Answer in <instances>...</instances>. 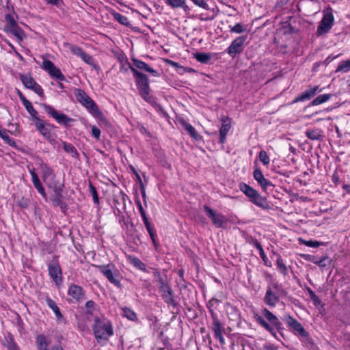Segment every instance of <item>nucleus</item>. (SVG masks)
Instances as JSON below:
<instances>
[{
	"mask_svg": "<svg viewBox=\"0 0 350 350\" xmlns=\"http://www.w3.org/2000/svg\"><path fill=\"white\" fill-rule=\"evenodd\" d=\"M49 273L57 285L62 282V270L57 262H52L49 265Z\"/></svg>",
	"mask_w": 350,
	"mask_h": 350,
	"instance_id": "nucleus-15",
	"label": "nucleus"
},
{
	"mask_svg": "<svg viewBox=\"0 0 350 350\" xmlns=\"http://www.w3.org/2000/svg\"><path fill=\"white\" fill-rule=\"evenodd\" d=\"M112 16L120 24L124 25H129V21L126 16H123L121 14L115 12H112Z\"/></svg>",
	"mask_w": 350,
	"mask_h": 350,
	"instance_id": "nucleus-39",
	"label": "nucleus"
},
{
	"mask_svg": "<svg viewBox=\"0 0 350 350\" xmlns=\"http://www.w3.org/2000/svg\"><path fill=\"white\" fill-rule=\"evenodd\" d=\"M211 317L212 319L211 329L214 333V336L219 340L220 345L224 346L226 343L223 336L225 333L224 324L219 319L216 312H211Z\"/></svg>",
	"mask_w": 350,
	"mask_h": 350,
	"instance_id": "nucleus-6",
	"label": "nucleus"
},
{
	"mask_svg": "<svg viewBox=\"0 0 350 350\" xmlns=\"http://www.w3.org/2000/svg\"><path fill=\"white\" fill-rule=\"evenodd\" d=\"M71 52L79 57H81L82 53L84 52L83 49L77 46H71L70 48Z\"/></svg>",
	"mask_w": 350,
	"mask_h": 350,
	"instance_id": "nucleus-52",
	"label": "nucleus"
},
{
	"mask_svg": "<svg viewBox=\"0 0 350 350\" xmlns=\"http://www.w3.org/2000/svg\"><path fill=\"white\" fill-rule=\"evenodd\" d=\"M42 178L44 182L49 187L57 185L59 183L55 180V176L53 170L45 164L41 165Z\"/></svg>",
	"mask_w": 350,
	"mask_h": 350,
	"instance_id": "nucleus-12",
	"label": "nucleus"
},
{
	"mask_svg": "<svg viewBox=\"0 0 350 350\" xmlns=\"http://www.w3.org/2000/svg\"><path fill=\"white\" fill-rule=\"evenodd\" d=\"M180 122L181 123L182 126L185 128V129L189 132V133L193 138L197 140L200 139V136L198 134L196 129L191 124H188L184 120H181Z\"/></svg>",
	"mask_w": 350,
	"mask_h": 350,
	"instance_id": "nucleus-27",
	"label": "nucleus"
},
{
	"mask_svg": "<svg viewBox=\"0 0 350 350\" xmlns=\"http://www.w3.org/2000/svg\"><path fill=\"white\" fill-rule=\"evenodd\" d=\"M77 100L85 107L94 116L103 122L107 123V120L99 110L94 101L89 97L84 91L79 90L76 95Z\"/></svg>",
	"mask_w": 350,
	"mask_h": 350,
	"instance_id": "nucleus-2",
	"label": "nucleus"
},
{
	"mask_svg": "<svg viewBox=\"0 0 350 350\" xmlns=\"http://www.w3.org/2000/svg\"><path fill=\"white\" fill-rule=\"evenodd\" d=\"M251 201L258 206L264 209H267L269 207L266 199L262 197L258 193L251 200Z\"/></svg>",
	"mask_w": 350,
	"mask_h": 350,
	"instance_id": "nucleus-25",
	"label": "nucleus"
},
{
	"mask_svg": "<svg viewBox=\"0 0 350 350\" xmlns=\"http://www.w3.org/2000/svg\"><path fill=\"white\" fill-rule=\"evenodd\" d=\"M330 98H331V94H329L320 95V96H317V98H315L312 101V105H320L321 103H323L327 101Z\"/></svg>",
	"mask_w": 350,
	"mask_h": 350,
	"instance_id": "nucleus-35",
	"label": "nucleus"
},
{
	"mask_svg": "<svg viewBox=\"0 0 350 350\" xmlns=\"http://www.w3.org/2000/svg\"><path fill=\"white\" fill-rule=\"evenodd\" d=\"M308 293H309L311 299L314 301V304L315 305L319 304L321 301L319 299V297L316 295V294L311 289L308 290Z\"/></svg>",
	"mask_w": 350,
	"mask_h": 350,
	"instance_id": "nucleus-56",
	"label": "nucleus"
},
{
	"mask_svg": "<svg viewBox=\"0 0 350 350\" xmlns=\"http://www.w3.org/2000/svg\"><path fill=\"white\" fill-rule=\"evenodd\" d=\"M283 320L295 334H298L304 338L308 344L311 345H313L312 339L309 337L308 332L304 328L299 321L291 315L284 316Z\"/></svg>",
	"mask_w": 350,
	"mask_h": 350,
	"instance_id": "nucleus-3",
	"label": "nucleus"
},
{
	"mask_svg": "<svg viewBox=\"0 0 350 350\" xmlns=\"http://www.w3.org/2000/svg\"><path fill=\"white\" fill-rule=\"evenodd\" d=\"M92 135L97 139L100 137V130L95 126H92Z\"/></svg>",
	"mask_w": 350,
	"mask_h": 350,
	"instance_id": "nucleus-57",
	"label": "nucleus"
},
{
	"mask_svg": "<svg viewBox=\"0 0 350 350\" xmlns=\"http://www.w3.org/2000/svg\"><path fill=\"white\" fill-rule=\"evenodd\" d=\"M204 210L207 213L208 217L211 219L213 224L217 228H224L226 223V217L221 214L216 213L209 206H204Z\"/></svg>",
	"mask_w": 350,
	"mask_h": 350,
	"instance_id": "nucleus-10",
	"label": "nucleus"
},
{
	"mask_svg": "<svg viewBox=\"0 0 350 350\" xmlns=\"http://www.w3.org/2000/svg\"><path fill=\"white\" fill-rule=\"evenodd\" d=\"M193 3L205 10L208 9V5L204 0H191Z\"/></svg>",
	"mask_w": 350,
	"mask_h": 350,
	"instance_id": "nucleus-54",
	"label": "nucleus"
},
{
	"mask_svg": "<svg viewBox=\"0 0 350 350\" xmlns=\"http://www.w3.org/2000/svg\"><path fill=\"white\" fill-rule=\"evenodd\" d=\"M98 268L110 282L118 288L121 287L120 282L118 278V274L112 272V271L109 269V265H100L98 266Z\"/></svg>",
	"mask_w": 350,
	"mask_h": 350,
	"instance_id": "nucleus-14",
	"label": "nucleus"
},
{
	"mask_svg": "<svg viewBox=\"0 0 350 350\" xmlns=\"http://www.w3.org/2000/svg\"><path fill=\"white\" fill-rule=\"evenodd\" d=\"M130 69L135 78L137 87L140 95L144 99L147 100V97L149 95L150 90L148 77L145 75L139 72L132 66H130Z\"/></svg>",
	"mask_w": 350,
	"mask_h": 350,
	"instance_id": "nucleus-5",
	"label": "nucleus"
},
{
	"mask_svg": "<svg viewBox=\"0 0 350 350\" xmlns=\"http://www.w3.org/2000/svg\"><path fill=\"white\" fill-rule=\"evenodd\" d=\"M306 135L311 140H319L322 137L321 131L319 129L307 130Z\"/></svg>",
	"mask_w": 350,
	"mask_h": 350,
	"instance_id": "nucleus-28",
	"label": "nucleus"
},
{
	"mask_svg": "<svg viewBox=\"0 0 350 350\" xmlns=\"http://www.w3.org/2000/svg\"><path fill=\"white\" fill-rule=\"evenodd\" d=\"M251 244H252L254 246L256 247V248L259 250L260 252V254L261 255V256L262 257L264 256V251H263V248L262 247V245H260V243L257 241V239H254L252 237H251V241H250Z\"/></svg>",
	"mask_w": 350,
	"mask_h": 350,
	"instance_id": "nucleus-47",
	"label": "nucleus"
},
{
	"mask_svg": "<svg viewBox=\"0 0 350 350\" xmlns=\"http://www.w3.org/2000/svg\"><path fill=\"white\" fill-rule=\"evenodd\" d=\"M89 188H90V191L93 197L94 203L98 204V193H97L96 187H94L92 183H90Z\"/></svg>",
	"mask_w": 350,
	"mask_h": 350,
	"instance_id": "nucleus-49",
	"label": "nucleus"
},
{
	"mask_svg": "<svg viewBox=\"0 0 350 350\" xmlns=\"http://www.w3.org/2000/svg\"><path fill=\"white\" fill-rule=\"evenodd\" d=\"M93 330L97 339L107 340L113 333L111 325L109 322H105L98 317L94 319Z\"/></svg>",
	"mask_w": 350,
	"mask_h": 350,
	"instance_id": "nucleus-4",
	"label": "nucleus"
},
{
	"mask_svg": "<svg viewBox=\"0 0 350 350\" xmlns=\"http://www.w3.org/2000/svg\"><path fill=\"white\" fill-rule=\"evenodd\" d=\"M310 260L321 267H325L329 263V260L327 257H324L318 260L315 256H312L310 258Z\"/></svg>",
	"mask_w": 350,
	"mask_h": 350,
	"instance_id": "nucleus-37",
	"label": "nucleus"
},
{
	"mask_svg": "<svg viewBox=\"0 0 350 350\" xmlns=\"http://www.w3.org/2000/svg\"><path fill=\"white\" fill-rule=\"evenodd\" d=\"M333 23V16L332 15H325L323 16V19L321 21L320 25L317 29V34L322 35L328 32V31L332 27Z\"/></svg>",
	"mask_w": 350,
	"mask_h": 350,
	"instance_id": "nucleus-16",
	"label": "nucleus"
},
{
	"mask_svg": "<svg viewBox=\"0 0 350 350\" xmlns=\"http://www.w3.org/2000/svg\"><path fill=\"white\" fill-rule=\"evenodd\" d=\"M279 301V297L272 291L271 288L269 287L264 297L265 303L270 307H274Z\"/></svg>",
	"mask_w": 350,
	"mask_h": 350,
	"instance_id": "nucleus-21",
	"label": "nucleus"
},
{
	"mask_svg": "<svg viewBox=\"0 0 350 350\" xmlns=\"http://www.w3.org/2000/svg\"><path fill=\"white\" fill-rule=\"evenodd\" d=\"M85 63L88 64H93V58L89 54L86 53L85 51L82 53L80 57Z\"/></svg>",
	"mask_w": 350,
	"mask_h": 350,
	"instance_id": "nucleus-51",
	"label": "nucleus"
},
{
	"mask_svg": "<svg viewBox=\"0 0 350 350\" xmlns=\"http://www.w3.org/2000/svg\"><path fill=\"white\" fill-rule=\"evenodd\" d=\"M350 70V60L341 62L337 67L336 72H347Z\"/></svg>",
	"mask_w": 350,
	"mask_h": 350,
	"instance_id": "nucleus-40",
	"label": "nucleus"
},
{
	"mask_svg": "<svg viewBox=\"0 0 350 350\" xmlns=\"http://www.w3.org/2000/svg\"><path fill=\"white\" fill-rule=\"evenodd\" d=\"M29 173L31 176L33 184L40 181L37 174L35 172V170L33 169L29 170Z\"/></svg>",
	"mask_w": 350,
	"mask_h": 350,
	"instance_id": "nucleus-58",
	"label": "nucleus"
},
{
	"mask_svg": "<svg viewBox=\"0 0 350 350\" xmlns=\"http://www.w3.org/2000/svg\"><path fill=\"white\" fill-rule=\"evenodd\" d=\"M222 124L219 130V142L224 144L226 141V137L231 128V121L228 118H223Z\"/></svg>",
	"mask_w": 350,
	"mask_h": 350,
	"instance_id": "nucleus-18",
	"label": "nucleus"
},
{
	"mask_svg": "<svg viewBox=\"0 0 350 350\" xmlns=\"http://www.w3.org/2000/svg\"><path fill=\"white\" fill-rule=\"evenodd\" d=\"M254 178L265 191H267L268 190L272 191L273 189L274 185L264 177L260 169H256L254 170Z\"/></svg>",
	"mask_w": 350,
	"mask_h": 350,
	"instance_id": "nucleus-13",
	"label": "nucleus"
},
{
	"mask_svg": "<svg viewBox=\"0 0 350 350\" xmlns=\"http://www.w3.org/2000/svg\"><path fill=\"white\" fill-rule=\"evenodd\" d=\"M159 291L161 293V296L164 299L165 302L167 304L175 305V300L174 299L173 292L168 283L159 287Z\"/></svg>",
	"mask_w": 350,
	"mask_h": 350,
	"instance_id": "nucleus-17",
	"label": "nucleus"
},
{
	"mask_svg": "<svg viewBox=\"0 0 350 350\" xmlns=\"http://www.w3.org/2000/svg\"><path fill=\"white\" fill-rule=\"evenodd\" d=\"M5 19L7 23V25L5 26V30L17 24L14 16L10 14H5Z\"/></svg>",
	"mask_w": 350,
	"mask_h": 350,
	"instance_id": "nucleus-42",
	"label": "nucleus"
},
{
	"mask_svg": "<svg viewBox=\"0 0 350 350\" xmlns=\"http://www.w3.org/2000/svg\"><path fill=\"white\" fill-rule=\"evenodd\" d=\"M45 111L52 116L59 124L67 126L70 122H72L73 120L66 115L59 113L56 109L53 108L51 106L46 104H42Z\"/></svg>",
	"mask_w": 350,
	"mask_h": 350,
	"instance_id": "nucleus-7",
	"label": "nucleus"
},
{
	"mask_svg": "<svg viewBox=\"0 0 350 350\" xmlns=\"http://www.w3.org/2000/svg\"><path fill=\"white\" fill-rule=\"evenodd\" d=\"M18 205L22 208H27L29 205V202L27 199L22 198L21 200L18 202Z\"/></svg>",
	"mask_w": 350,
	"mask_h": 350,
	"instance_id": "nucleus-60",
	"label": "nucleus"
},
{
	"mask_svg": "<svg viewBox=\"0 0 350 350\" xmlns=\"http://www.w3.org/2000/svg\"><path fill=\"white\" fill-rule=\"evenodd\" d=\"M245 31V28L241 23H237L230 28V31L236 33H241Z\"/></svg>",
	"mask_w": 350,
	"mask_h": 350,
	"instance_id": "nucleus-45",
	"label": "nucleus"
},
{
	"mask_svg": "<svg viewBox=\"0 0 350 350\" xmlns=\"http://www.w3.org/2000/svg\"><path fill=\"white\" fill-rule=\"evenodd\" d=\"M47 3L59 6L61 3V0H46Z\"/></svg>",
	"mask_w": 350,
	"mask_h": 350,
	"instance_id": "nucleus-62",
	"label": "nucleus"
},
{
	"mask_svg": "<svg viewBox=\"0 0 350 350\" xmlns=\"http://www.w3.org/2000/svg\"><path fill=\"white\" fill-rule=\"evenodd\" d=\"M194 57L203 64H207L211 59V55L206 53H197L194 55Z\"/></svg>",
	"mask_w": 350,
	"mask_h": 350,
	"instance_id": "nucleus-32",
	"label": "nucleus"
},
{
	"mask_svg": "<svg viewBox=\"0 0 350 350\" xmlns=\"http://www.w3.org/2000/svg\"><path fill=\"white\" fill-rule=\"evenodd\" d=\"M166 3L172 8H183L185 11H187L189 8L185 5V0H167Z\"/></svg>",
	"mask_w": 350,
	"mask_h": 350,
	"instance_id": "nucleus-29",
	"label": "nucleus"
},
{
	"mask_svg": "<svg viewBox=\"0 0 350 350\" xmlns=\"http://www.w3.org/2000/svg\"><path fill=\"white\" fill-rule=\"evenodd\" d=\"M63 148L66 152L70 154L73 157H77L78 156L77 149L71 144L64 142Z\"/></svg>",
	"mask_w": 350,
	"mask_h": 350,
	"instance_id": "nucleus-36",
	"label": "nucleus"
},
{
	"mask_svg": "<svg viewBox=\"0 0 350 350\" xmlns=\"http://www.w3.org/2000/svg\"><path fill=\"white\" fill-rule=\"evenodd\" d=\"M276 263L277 267L280 273H282L284 275H286L287 274L288 269L285 264L283 262L281 257H278L277 258Z\"/></svg>",
	"mask_w": 350,
	"mask_h": 350,
	"instance_id": "nucleus-41",
	"label": "nucleus"
},
{
	"mask_svg": "<svg viewBox=\"0 0 350 350\" xmlns=\"http://www.w3.org/2000/svg\"><path fill=\"white\" fill-rule=\"evenodd\" d=\"M46 304L49 308H51L54 312L57 321H61L64 318L63 315L61 313V311L59 307L57 306L56 303L51 298L47 297L46 299Z\"/></svg>",
	"mask_w": 350,
	"mask_h": 350,
	"instance_id": "nucleus-24",
	"label": "nucleus"
},
{
	"mask_svg": "<svg viewBox=\"0 0 350 350\" xmlns=\"http://www.w3.org/2000/svg\"><path fill=\"white\" fill-rule=\"evenodd\" d=\"M262 314L270 322L271 325L269 324L261 316L258 314H255L254 319L265 329L272 333L273 332V327L277 329L282 328L281 322L279 321L278 317L269 310L264 308L262 310Z\"/></svg>",
	"mask_w": 350,
	"mask_h": 350,
	"instance_id": "nucleus-1",
	"label": "nucleus"
},
{
	"mask_svg": "<svg viewBox=\"0 0 350 350\" xmlns=\"http://www.w3.org/2000/svg\"><path fill=\"white\" fill-rule=\"evenodd\" d=\"M301 241L306 246L310 247H317L320 246L321 245H323V243L319 242L318 241Z\"/></svg>",
	"mask_w": 350,
	"mask_h": 350,
	"instance_id": "nucleus-48",
	"label": "nucleus"
},
{
	"mask_svg": "<svg viewBox=\"0 0 350 350\" xmlns=\"http://www.w3.org/2000/svg\"><path fill=\"white\" fill-rule=\"evenodd\" d=\"M144 224L148 233L154 230L153 226L149 221L144 223Z\"/></svg>",
	"mask_w": 350,
	"mask_h": 350,
	"instance_id": "nucleus-61",
	"label": "nucleus"
},
{
	"mask_svg": "<svg viewBox=\"0 0 350 350\" xmlns=\"http://www.w3.org/2000/svg\"><path fill=\"white\" fill-rule=\"evenodd\" d=\"M95 304L93 301H88L86 302L85 306L88 309H92Z\"/></svg>",
	"mask_w": 350,
	"mask_h": 350,
	"instance_id": "nucleus-63",
	"label": "nucleus"
},
{
	"mask_svg": "<svg viewBox=\"0 0 350 350\" xmlns=\"http://www.w3.org/2000/svg\"><path fill=\"white\" fill-rule=\"evenodd\" d=\"M41 67L46 70L51 77L55 78L61 81L66 79L65 76L62 73L61 70L57 68L51 60L44 59Z\"/></svg>",
	"mask_w": 350,
	"mask_h": 350,
	"instance_id": "nucleus-8",
	"label": "nucleus"
},
{
	"mask_svg": "<svg viewBox=\"0 0 350 350\" xmlns=\"http://www.w3.org/2000/svg\"><path fill=\"white\" fill-rule=\"evenodd\" d=\"M124 315L130 320H135L136 319V314L129 308L123 309Z\"/></svg>",
	"mask_w": 350,
	"mask_h": 350,
	"instance_id": "nucleus-46",
	"label": "nucleus"
},
{
	"mask_svg": "<svg viewBox=\"0 0 350 350\" xmlns=\"http://www.w3.org/2000/svg\"><path fill=\"white\" fill-rule=\"evenodd\" d=\"M68 295L79 301L83 298L84 293L81 286L76 284H71L69 286Z\"/></svg>",
	"mask_w": 350,
	"mask_h": 350,
	"instance_id": "nucleus-22",
	"label": "nucleus"
},
{
	"mask_svg": "<svg viewBox=\"0 0 350 350\" xmlns=\"http://www.w3.org/2000/svg\"><path fill=\"white\" fill-rule=\"evenodd\" d=\"M35 188L37 189V191L42 195V197H44V198H46V192L44 191V189L40 181L38 182V183H36L33 184Z\"/></svg>",
	"mask_w": 350,
	"mask_h": 350,
	"instance_id": "nucleus-50",
	"label": "nucleus"
},
{
	"mask_svg": "<svg viewBox=\"0 0 350 350\" xmlns=\"http://www.w3.org/2000/svg\"><path fill=\"white\" fill-rule=\"evenodd\" d=\"M62 187L63 185L59 183L57 185H54V186L50 187L53 189L54 191V195L53 196L52 200L55 206H61L62 204Z\"/></svg>",
	"mask_w": 350,
	"mask_h": 350,
	"instance_id": "nucleus-20",
	"label": "nucleus"
},
{
	"mask_svg": "<svg viewBox=\"0 0 350 350\" xmlns=\"http://www.w3.org/2000/svg\"><path fill=\"white\" fill-rule=\"evenodd\" d=\"M36 343L38 346L48 345L44 335L40 334L36 338Z\"/></svg>",
	"mask_w": 350,
	"mask_h": 350,
	"instance_id": "nucleus-55",
	"label": "nucleus"
},
{
	"mask_svg": "<svg viewBox=\"0 0 350 350\" xmlns=\"http://www.w3.org/2000/svg\"><path fill=\"white\" fill-rule=\"evenodd\" d=\"M241 190L249 198H251V200L255 197V196L258 193V192L250 187L249 185L246 184H243L241 186Z\"/></svg>",
	"mask_w": 350,
	"mask_h": 350,
	"instance_id": "nucleus-31",
	"label": "nucleus"
},
{
	"mask_svg": "<svg viewBox=\"0 0 350 350\" xmlns=\"http://www.w3.org/2000/svg\"><path fill=\"white\" fill-rule=\"evenodd\" d=\"M0 137L3 139V140L6 144L10 145V146H12V147L16 146V142L8 135L6 131H5V130L1 131L0 130Z\"/></svg>",
	"mask_w": 350,
	"mask_h": 350,
	"instance_id": "nucleus-33",
	"label": "nucleus"
},
{
	"mask_svg": "<svg viewBox=\"0 0 350 350\" xmlns=\"http://www.w3.org/2000/svg\"><path fill=\"white\" fill-rule=\"evenodd\" d=\"M154 246L157 247V241H156V237H157V234H156V232L155 230L148 233Z\"/></svg>",
	"mask_w": 350,
	"mask_h": 350,
	"instance_id": "nucleus-59",
	"label": "nucleus"
},
{
	"mask_svg": "<svg viewBox=\"0 0 350 350\" xmlns=\"http://www.w3.org/2000/svg\"><path fill=\"white\" fill-rule=\"evenodd\" d=\"M139 213H140L141 216H142V219H143V221H144V223H146V222H147V221H148V218H147V216H146V214L145 211H141V212H139Z\"/></svg>",
	"mask_w": 350,
	"mask_h": 350,
	"instance_id": "nucleus-64",
	"label": "nucleus"
},
{
	"mask_svg": "<svg viewBox=\"0 0 350 350\" xmlns=\"http://www.w3.org/2000/svg\"><path fill=\"white\" fill-rule=\"evenodd\" d=\"M247 36H239L232 42L226 50L230 57H234L237 54L241 53L243 51V44Z\"/></svg>",
	"mask_w": 350,
	"mask_h": 350,
	"instance_id": "nucleus-9",
	"label": "nucleus"
},
{
	"mask_svg": "<svg viewBox=\"0 0 350 350\" xmlns=\"http://www.w3.org/2000/svg\"><path fill=\"white\" fill-rule=\"evenodd\" d=\"M20 79L24 85L29 89H30L33 85H35L36 83L30 75H21L20 76Z\"/></svg>",
	"mask_w": 350,
	"mask_h": 350,
	"instance_id": "nucleus-30",
	"label": "nucleus"
},
{
	"mask_svg": "<svg viewBox=\"0 0 350 350\" xmlns=\"http://www.w3.org/2000/svg\"><path fill=\"white\" fill-rule=\"evenodd\" d=\"M259 159L264 165L269 164L270 161L269 157H268L267 152L264 150L260 152Z\"/></svg>",
	"mask_w": 350,
	"mask_h": 350,
	"instance_id": "nucleus-44",
	"label": "nucleus"
},
{
	"mask_svg": "<svg viewBox=\"0 0 350 350\" xmlns=\"http://www.w3.org/2000/svg\"><path fill=\"white\" fill-rule=\"evenodd\" d=\"M220 302L221 301L216 298H212L211 300H209V301L207 304V306L211 314V312H215L214 311V309L216 308L217 305L219 304Z\"/></svg>",
	"mask_w": 350,
	"mask_h": 350,
	"instance_id": "nucleus-43",
	"label": "nucleus"
},
{
	"mask_svg": "<svg viewBox=\"0 0 350 350\" xmlns=\"http://www.w3.org/2000/svg\"><path fill=\"white\" fill-rule=\"evenodd\" d=\"M5 31L11 33L19 40H23L25 36L23 30L18 25V24L8 28Z\"/></svg>",
	"mask_w": 350,
	"mask_h": 350,
	"instance_id": "nucleus-26",
	"label": "nucleus"
},
{
	"mask_svg": "<svg viewBox=\"0 0 350 350\" xmlns=\"http://www.w3.org/2000/svg\"><path fill=\"white\" fill-rule=\"evenodd\" d=\"M33 92H35L36 94H38L40 96H44V92L42 88L40 85H38L37 83H36L35 85H33L31 88Z\"/></svg>",
	"mask_w": 350,
	"mask_h": 350,
	"instance_id": "nucleus-53",
	"label": "nucleus"
},
{
	"mask_svg": "<svg viewBox=\"0 0 350 350\" xmlns=\"http://www.w3.org/2000/svg\"><path fill=\"white\" fill-rule=\"evenodd\" d=\"M25 107L26 108L27 111L29 112V113L31 116L32 117V119L33 120H36V118H38L37 116V111L33 107L31 102H29V100L25 102V103H23Z\"/></svg>",
	"mask_w": 350,
	"mask_h": 350,
	"instance_id": "nucleus-38",
	"label": "nucleus"
},
{
	"mask_svg": "<svg viewBox=\"0 0 350 350\" xmlns=\"http://www.w3.org/2000/svg\"><path fill=\"white\" fill-rule=\"evenodd\" d=\"M130 262L132 265H133L135 267L142 270L143 271H146V265L144 262H142L137 257H129Z\"/></svg>",
	"mask_w": 350,
	"mask_h": 350,
	"instance_id": "nucleus-34",
	"label": "nucleus"
},
{
	"mask_svg": "<svg viewBox=\"0 0 350 350\" xmlns=\"http://www.w3.org/2000/svg\"><path fill=\"white\" fill-rule=\"evenodd\" d=\"M132 61L133 64V67H134L136 70L139 69L141 70L148 72L154 77L159 76L158 72L150 68L146 63L137 59H133Z\"/></svg>",
	"mask_w": 350,
	"mask_h": 350,
	"instance_id": "nucleus-19",
	"label": "nucleus"
},
{
	"mask_svg": "<svg viewBox=\"0 0 350 350\" xmlns=\"http://www.w3.org/2000/svg\"><path fill=\"white\" fill-rule=\"evenodd\" d=\"M318 90L319 86H314L313 88L306 90L304 92H303L295 100V102L309 100L310 98L315 95Z\"/></svg>",
	"mask_w": 350,
	"mask_h": 350,
	"instance_id": "nucleus-23",
	"label": "nucleus"
},
{
	"mask_svg": "<svg viewBox=\"0 0 350 350\" xmlns=\"http://www.w3.org/2000/svg\"><path fill=\"white\" fill-rule=\"evenodd\" d=\"M35 122L36 129L40 131L43 137L47 140H51L52 138L51 131L54 126L50 124H46L40 118H36Z\"/></svg>",
	"mask_w": 350,
	"mask_h": 350,
	"instance_id": "nucleus-11",
	"label": "nucleus"
}]
</instances>
